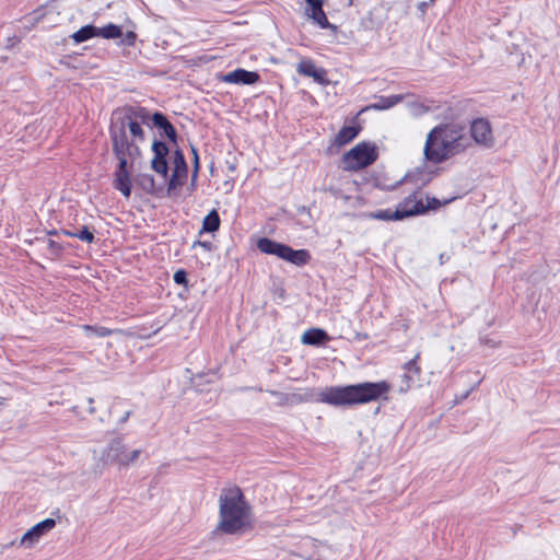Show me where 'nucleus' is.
<instances>
[{
  "label": "nucleus",
  "instance_id": "obj_1",
  "mask_svg": "<svg viewBox=\"0 0 560 560\" xmlns=\"http://www.w3.org/2000/svg\"><path fill=\"white\" fill-rule=\"evenodd\" d=\"M141 125L152 128V114L145 107L127 106L113 113L108 130L113 153L118 161L113 173V187L127 199L131 195L133 165L141 156L138 143L145 139Z\"/></svg>",
  "mask_w": 560,
  "mask_h": 560
},
{
  "label": "nucleus",
  "instance_id": "obj_2",
  "mask_svg": "<svg viewBox=\"0 0 560 560\" xmlns=\"http://www.w3.org/2000/svg\"><path fill=\"white\" fill-rule=\"evenodd\" d=\"M471 145L465 126L456 122L440 124L427 135L423 155L432 164H441L464 153Z\"/></svg>",
  "mask_w": 560,
  "mask_h": 560
},
{
  "label": "nucleus",
  "instance_id": "obj_3",
  "mask_svg": "<svg viewBox=\"0 0 560 560\" xmlns=\"http://www.w3.org/2000/svg\"><path fill=\"white\" fill-rule=\"evenodd\" d=\"M390 385L386 381L330 386L318 394L317 400L336 407L364 405L378 399L387 400Z\"/></svg>",
  "mask_w": 560,
  "mask_h": 560
},
{
  "label": "nucleus",
  "instance_id": "obj_4",
  "mask_svg": "<svg viewBox=\"0 0 560 560\" xmlns=\"http://www.w3.org/2000/svg\"><path fill=\"white\" fill-rule=\"evenodd\" d=\"M219 505V523L217 525L219 532L234 535L249 526L252 508L240 487L222 489Z\"/></svg>",
  "mask_w": 560,
  "mask_h": 560
},
{
  "label": "nucleus",
  "instance_id": "obj_5",
  "mask_svg": "<svg viewBox=\"0 0 560 560\" xmlns=\"http://www.w3.org/2000/svg\"><path fill=\"white\" fill-rule=\"evenodd\" d=\"M377 156L375 144L361 142L348 151L342 161L346 170L358 171L373 164Z\"/></svg>",
  "mask_w": 560,
  "mask_h": 560
},
{
  "label": "nucleus",
  "instance_id": "obj_6",
  "mask_svg": "<svg viewBox=\"0 0 560 560\" xmlns=\"http://www.w3.org/2000/svg\"><path fill=\"white\" fill-rule=\"evenodd\" d=\"M140 454L141 450H133L128 452L122 439L117 438L110 441L106 448L103 451L101 460L106 465L115 464L121 467H126L133 463Z\"/></svg>",
  "mask_w": 560,
  "mask_h": 560
},
{
  "label": "nucleus",
  "instance_id": "obj_7",
  "mask_svg": "<svg viewBox=\"0 0 560 560\" xmlns=\"http://www.w3.org/2000/svg\"><path fill=\"white\" fill-rule=\"evenodd\" d=\"M470 137L474 142L482 148H492L494 145V137L492 127L487 118H475L470 121Z\"/></svg>",
  "mask_w": 560,
  "mask_h": 560
},
{
  "label": "nucleus",
  "instance_id": "obj_8",
  "mask_svg": "<svg viewBox=\"0 0 560 560\" xmlns=\"http://www.w3.org/2000/svg\"><path fill=\"white\" fill-rule=\"evenodd\" d=\"M153 158L151 160V167L154 172L161 175L163 178L168 176V162L167 155L170 149L167 144L162 140H154L152 143Z\"/></svg>",
  "mask_w": 560,
  "mask_h": 560
},
{
  "label": "nucleus",
  "instance_id": "obj_9",
  "mask_svg": "<svg viewBox=\"0 0 560 560\" xmlns=\"http://www.w3.org/2000/svg\"><path fill=\"white\" fill-rule=\"evenodd\" d=\"M425 212L424 203L422 200L417 199V192H412L397 205L394 217L397 220H404Z\"/></svg>",
  "mask_w": 560,
  "mask_h": 560
},
{
  "label": "nucleus",
  "instance_id": "obj_10",
  "mask_svg": "<svg viewBox=\"0 0 560 560\" xmlns=\"http://www.w3.org/2000/svg\"><path fill=\"white\" fill-rule=\"evenodd\" d=\"M273 256L298 267L305 266L311 260V254L307 249H293L291 246L282 243H280Z\"/></svg>",
  "mask_w": 560,
  "mask_h": 560
},
{
  "label": "nucleus",
  "instance_id": "obj_11",
  "mask_svg": "<svg viewBox=\"0 0 560 560\" xmlns=\"http://www.w3.org/2000/svg\"><path fill=\"white\" fill-rule=\"evenodd\" d=\"M56 526L54 518H46L31 527L21 538L20 545L32 548L39 539Z\"/></svg>",
  "mask_w": 560,
  "mask_h": 560
},
{
  "label": "nucleus",
  "instance_id": "obj_12",
  "mask_svg": "<svg viewBox=\"0 0 560 560\" xmlns=\"http://www.w3.org/2000/svg\"><path fill=\"white\" fill-rule=\"evenodd\" d=\"M296 71L301 75L313 78L319 84H328L327 71L324 68L316 67L311 58L302 59L296 66Z\"/></svg>",
  "mask_w": 560,
  "mask_h": 560
},
{
  "label": "nucleus",
  "instance_id": "obj_13",
  "mask_svg": "<svg viewBox=\"0 0 560 560\" xmlns=\"http://www.w3.org/2000/svg\"><path fill=\"white\" fill-rule=\"evenodd\" d=\"M305 14L312 19L314 23H316L320 28L332 27L323 10L325 0H305Z\"/></svg>",
  "mask_w": 560,
  "mask_h": 560
},
{
  "label": "nucleus",
  "instance_id": "obj_14",
  "mask_svg": "<svg viewBox=\"0 0 560 560\" xmlns=\"http://www.w3.org/2000/svg\"><path fill=\"white\" fill-rule=\"evenodd\" d=\"M259 79L260 77L257 72L238 68L224 74L222 81L231 84L252 85L258 82Z\"/></svg>",
  "mask_w": 560,
  "mask_h": 560
},
{
  "label": "nucleus",
  "instance_id": "obj_15",
  "mask_svg": "<svg viewBox=\"0 0 560 560\" xmlns=\"http://www.w3.org/2000/svg\"><path fill=\"white\" fill-rule=\"evenodd\" d=\"M152 128H158L161 137H166L173 143L177 142V131L163 113L152 114Z\"/></svg>",
  "mask_w": 560,
  "mask_h": 560
},
{
  "label": "nucleus",
  "instance_id": "obj_16",
  "mask_svg": "<svg viewBox=\"0 0 560 560\" xmlns=\"http://www.w3.org/2000/svg\"><path fill=\"white\" fill-rule=\"evenodd\" d=\"M267 392L278 399V406H294L311 399L308 394L282 393L273 389Z\"/></svg>",
  "mask_w": 560,
  "mask_h": 560
},
{
  "label": "nucleus",
  "instance_id": "obj_17",
  "mask_svg": "<svg viewBox=\"0 0 560 560\" xmlns=\"http://www.w3.org/2000/svg\"><path fill=\"white\" fill-rule=\"evenodd\" d=\"M301 340H302V343H304V345L320 346V345H324L325 342L329 341L330 337L324 329L311 328V329H307L302 335Z\"/></svg>",
  "mask_w": 560,
  "mask_h": 560
},
{
  "label": "nucleus",
  "instance_id": "obj_18",
  "mask_svg": "<svg viewBox=\"0 0 560 560\" xmlns=\"http://www.w3.org/2000/svg\"><path fill=\"white\" fill-rule=\"evenodd\" d=\"M188 176V168H173L172 175L167 182V196L173 195L178 188H180Z\"/></svg>",
  "mask_w": 560,
  "mask_h": 560
},
{
  "label": "nucleus",
  "instance_id": "obj_19",
  "mask_svg": "<svg viewBox=\"0 0 560 560\" xmlns=\"http://www.w3.org/2000/svg\"><path fill=\"white\" fill-rule=\"evenodd\" d=\"M360 130L359 126H343L335 137V144L338 147L348 144L359 135Z\"/></svg>",
  "mask_w": 560,
  "mask_h": 560
},
{
  "label": "nucleus",
  "instance_id": "obj_20",
  "mask_svg": "<svg viewBox=\"0 0 560 560\" xmlns=\"http://www.w3.org/2000/svg\"><path fill=\"white\" fill-rule=\"evenodd\" d=\"M71 37L78 44L94 37H98L97 26H94L92 24L84 25L80 30L74 32Z\"/></svg>",
  "mask_w": 560,
  "mask_h": 560
},
{
  "label": "nucleus",
  "instance_id": "obj_21",
  "mask_svg": "<svg viewBox=\"0 0 560 560\" xmlns=\"http://www.w3.org/2000/svg\"><path fill=\"white\" fill-rule=\"evenodd\" d=\"M220 217L217 210H211L203 219L202 229L199 232L200 234L203 232L212 233L219 230L220 228Z\"/></svg>",
  "mask_w": 560,
  "mask_h": 560
},
{
  "label": "nucleus",
  "instance_id": "obj_22",
  "mask_svg": "<svg viewBox=\"0 0 560 560\" xmlns=\"http://www.w3.org/2000/svg\"><path fill=\"white\" fill-rule=\"evenodd\" d=\"M419 357H420V353H417L415 355V358L409 360L404 365V370L406 371V373L404 374V378L407 381L408 384L409 383H413L415 382V376L418 377L420 375L421 369H420V366L417 363Z\"/></svg>",
  "mask_w": 560,
  "mask_h": 560
},
{
  "label": "nucleus",
  "instance_id": "obj_23",
  "mask_svg": "<svg viewBox=\"0 0 560 560\" xmlns=\"http://www.w3.org/2000/svg\"><path fill=\"white\" fill-rule=\"evenodd\" d=\"M97 34L98 37L105 38V39H116L122 36V30L121 26L108 23L107 25L103 27H97Z\"/></svg>",
  "mask_w": 560,
  "mask_h": 560
},
{
  "label": "nucleus",
  "instance_id": "obj_24",
  "mask_svg": "<svg viewBox=\"0 0 560 560\" xmlns=\"http://www.w3.org/2000/svg\"><path fill=\"white\" fill-rule=\"evenodd\" d=\"M402 95H388V96H381L378 101L371 105L372 108L384 110L394 107L398 103L402 101Z\"/></svg>",
  "mask_w": 560,
  "mask_h": 560
},
{
  "label": "nucleus",
  "instance_id": "obj_25",
  "mask_svg": "<svg viewBox=\"0 0 560 560\" xmlns=\"http://www.w3.org/2000/svg\"><path fill=\"white\" fill-rule=\"evenodd\" d=\"M82 330L85 332L86 336H96V337H108L114 334V330L104 326H96V325H82Z\"/></svg>",
  "mask_w": 560,
  "mask_h": 560
},
{
  "label": "nucleus",
  "instance_id": "obj_26",
  "mask_svg": "<svg viewBox=\"0 0 560 560\" xmlns=\"http://www.w3.org/2000/svg\"><path fill=\"white\" fill-rule=\"evenodd\" d=\"M280 243L268 238V237H261L257 242V248L267 255H275L277 248L279 247Z\"/></svg>",
  "mask_w": 560,
  "mask_h": 560
},
{
  "label": "nucleus",
  "instance_id": "obj_27",
  "mask_svg": "<svg viewBox=\"0 0 560 560\" xmlns=\"http://www.w3.org/2000/svg\"><path fill=\"white\" fill-rule=\"evenodd\" d=\"M395 215V210L389 208L377 210L368 214L369 218L382 221H398Z\"/></svg>",
  "mask_w": 560,
  "mask_h": 560
},
{
  "label": "nucleus",
  "instance_id": "obj_28",
  "mask_svg": "<svg viewBox=\"0 0 560 560\" xmlns=\"http://www.w3.org/2000/svg\"><path fill=\"white\" fill-rule=\"evenodd\" d=\"M139 185L147 191V192H153L154 191V177L150 174H142L139 176Z\"/></svg>",
  "mask_w": 560,
  "mask_h": 560
},
{
  "label": "nucleus",
  "instance_id": "obj_29",
  "mask_svg": "<svg viewBox=\"0 0 560 560\" xmlns=\"http://www.w3.org/2000/svg\"><path fill=\"white\" fill-rule=\"evenodd\" d=\"M173 168H188L185 155L182 150L176 149L173 154Z\"/></svg>",
  "mask_w": 560,
  "mask_h": 560
},
{
  "label": "nucleus",
  "instance_id": "obj_30",
  "mask_svg": "<svg viewBox=\"0 0 560 560\" xmlns=\"http://www.w3.org/2000/svg\"><path fill=\"white\" fill-rule=\"evenodd\" d=\"M75 238L80 241L86 242L89 244L93 243L95 237L94 233L90 231L86 225H83L79 231L75 232Z\"/></svg>",
  "mask_w": 560,
  "mask_h": 560
},
{
  "label": "nucleus",
  "instance_id": "obj_31",
  "mask_svg": "<svg viewBox=\"0 0 560 560\" xmlns=\"http://www.w3.org/2000/svg\"><path fill=\"white\" fill-rule=\"evenodd\" d=\"M119 39L120 45L132 47L136 44L137 34L133 31H127L126 33H122V36H120Z\"/></svg>",
  "mask_w": 560,
  "mask_h": 560
},
{
  "label": "nucleus",
  "instance_id": "obj_32",
  "mask_svg": "<svg viewBox=\"0 0 560 560\" xmlns=\"http://www.w3.org/2000/svg\"><path fill=\"white\" fill-rule=\"evenodd\" d=\"M174 282L176 284L184 285L186 289L188 288V276L184 269H179L174 273Z\"/></svg>",
  "mask_w": 560,
  "mask_h": 560
},
{
  "label": "nucleus",
  "instance_id": "obj_33",
  "mask_svg": "<svg viewBox=\"0 0 560 560\" xmlns=\"http://www.w3.org/2000/svg\"><path fill=\"white\" fill-rule=\"evenodd\" d=\"M47 247H48L50 254L55 255V256H59L63 250V247L58 242H56L54 240H48Z\"/></svg>",
  "mask_w": 560,
  "mask_h": 560
},
{
  "label": "nucleus",
  "instance_id": "obj_34",
  "mask_svg": "<svg viewBox=\"0 0 560 560\" xmlns=\"http://www.w3.org/2000/svg\"><path fill=\"white\" fill-rule=\"evenodd\" d=\"M480 342L485 346H488L490 348H497L499 347L500 342L492 339L490 336H483V337H480Z\"/></svg>",
  "mask_w": 560,
  "mask_h": 560
},
{
  "label": "nucleus",
  "instance_id": "obj_35",
  "mask_svg": "<svg viewBox=\"0 0 560 560\" xmlns=\"http://www.w3.org/2000/svg\"><path fill=\"white\" fill-rule=\"evenodd\" d=\"M441 206V202L439 199L432 197V198H428V203L424 205V207L427 208V211L429 209H436Z\"/></svg>",
  "mask_w": 560,
  "mask_h": 560
},
{
  "label": "nucleus",
  "instance_id": "obj_36",
  "mask_svg": "<svg viewBox=\"0 0 560 560\" xmlns=\"http://www.w3.org/2000/svg\"><path fill=\"white\" fill-rule=\"evenodd\" d=\"M197 246H200L202 248H205L206 250H211V247H212V244L210 242H207V241H196L194 244H192V248L197 247Z\"/></svg>",
  "mask_w": 560,
  "mask_h": 560
},
{
  "label": "nucleus",
  "instance_id": "obj_37",
  "mask_svg": "<svg viewBox=\"0 0 560 560\" xmlns=\"http://www.w3.org/2000/svg\"><path fill=\"white\" fill-rule=\"evenodd\" d=\"M191 152H192V155H194V171H199V155H198V151L195 147H191Z\"/></svg>",
  "mask_w": 560,
  "mask_h": 560
},
{
  "label": "nucleus",
  "instance_id": "obj_38",
  "mask_svg": "<svg viewBox=\"0 0 560 560\" xmlns=\"http://www.w3.org/2000/svg\"><path fill=\"white\" fill-rule=\"evenodd\" d=\"M132 415V410H126L121 418L118 420V424H124L128 421L130 416Z\"/></svg>",
  "mask_w": 560,
  "mask_h": 560
},
{
  "label": "nucleus",
  "instance_id": "obj_39",
  "mask_svg": "<svg viewBox=\"0 0 560 560\" xmlns=\"http://www.w3.org/2000/svg\"><path fill=\"white\" fill-rule=\"evenodd\" d=\"M199 171H194L191 174L190 190H195L198 179Z\"/></svg>",
  "mask_w": 560,
  "mask_h": 560
},
{
  "label": "nucleus",
  "instance_id": "obj_40",
  "mask_svg": "<svg viewBox=\"0 0 560 560\" xmlns=\"http://www.w3.org/2000/svg\"><path fill=\"white\" fill-rule=\"evenodd\" d=\"M323 191L325 192H329L330 195L337 197L338 196V192H339V189L332 187V186H329V187H324L322 188Z\"/></svg>",
  "mask_w": 560,
  "mask_h": 560
},
{
  "label": "nucleus",
  "instance_id": "obj_41",
  "mask_svg": "<svg viewBox=\"0 0 560 560\" xmlns=\"http://www.w3.org/2000/svg\"><path fill=\"white\" fill-rule=\"evenodd\" d=\"M60 233H61V234H63V235H66V236L74 237V238H75V232H72V231H70V230H65V229H62V230L60 231Z\"/></svg>",
  "mask_w": 560,
  "mask_h": 560
},
{
  "label": "nucleus",
  "instance_id": "obj_42",
  "mask_svg": "<svg viewBox=\"0 0 560 560\" xmlns=\"http://www.w3.org/2000/svg\"><path fill=\"white\" fill-rule=\"evenodd\" d=\"M93 404H94V399L93 398H89V412L90 413H94L95 412V408L93 407Z\"/></svg>",
  "mask_w": 560,
  "mask_h": 560
},
{
  "label": "nucleus",
  "instance_id": "obj_43",
  "mask_svg": "<svg viewBox=\"0 0 560 560\" xmlns=\"http://www.w3.org/2000/svg\"><path fill=\"white\" fill-rule=\"evenodd\" d=\"M475 388H476V386H475V387H472V388H470L469 390H467V392L465 393V395L463 396V399H464V398H467V397L469 396V394H470Z\"/></svg>",
  "mask_w": 560,
  "mask_h": 560
},
{
  "label": "nucleus",
  "instance_id": "obj_44",
  "mask_svg": "<svg viewBox=\"0 0 560 560\" xmlns=\"http://www.w3.org/2000/svg\"><path fill=\"white\" fill-rule=\"evenodd\" d=\"M124 402H125V400H121V399H120V400H118V401H116V402L114 404L113 408H116L117 406L122 405Z\"/></svg>",
  "mask_w": 560,
  "mask_h": 560
},
{
  "label": "nucleus",
  "instance_id": "obj_45",
  "mask_svg": "<svg viewBox=\"0 0 560 560\" xmlns=\"http://www.w3.org/2000/svg\"><path fill=\"white\" fill-rule=\"evenodd\" d=\"M425 7H427V3H425V2H422V3L419 5V8H420L422 11L425 9Z\"/></svg>",
  "mask_w": 560,
  "mask_h": 560
},
{
  "label": "nucleus",
  "instance_id": "obj_46",
  "mask_svg": "<svg viewBox=\"0 0 560 560\" xmlns=\"http://www.w3.org/2000/svg\"><path fill=\"white\" fill-rule=\"evenodd\" d=\"M59 233H60V232H58V231H56V230H54V231H50V232H49V234H50V235H57V234H59Z\"/></svg>",
  "mask_w": 560,
  "mask_h": 560
},
{
  "label": "nucleus",
  "instance_id": "obj_47",
  "mask_svg": "<svg viewBox=\"0 0 560 560\" xmlns=\"http://www.w3.org/2000/svg\"><path fill=\"white\" fill-rule=\"evenodd\" d=\"M431 2H434L435 0H430Z\"/></svg>",
  "mask_w": 560,
  "mask_h": 560
}]
</instances>
